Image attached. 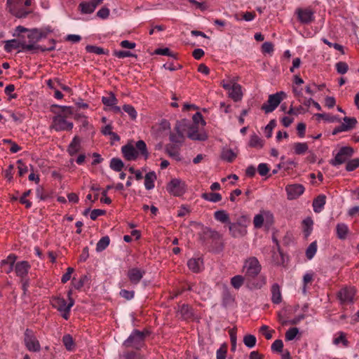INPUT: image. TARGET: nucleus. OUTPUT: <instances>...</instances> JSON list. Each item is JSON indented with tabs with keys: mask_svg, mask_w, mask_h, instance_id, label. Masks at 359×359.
Here are the masks:
<instances>
[{
	"mask_svg": "<svg viewBox=\"0 0 359 359\" xmlns=\"http://www.w3.org/2000/svg\"><path fill=\"white\" fill-rule=\"evenodd\" d=\"M121 152L127 161H135L139 155L142 156L147 160L149 156L147 144L143 140H138L135 143V146L131 143L126 144L121 147Z\"/></svg>",
	"mask_w": 359,
	"mask_h": 359,
	"instance_id": "obj_1",
	"label": "nucleus"
},
{
	"mask_svg": "<svg viewBox=\"0 0 359 359\" xmlns=\"http://www.w3.org/2000/svg\"><path fill=\"white\" fill-rule=\"evenodd\" d=\"M29 34H27L28 42L25 40V51H34L37 52L41 50L42 52L44 51H52L55 50V40L52 39L51 43L53 46L49 48H43L39 45H37L36 43L39 41L43 37L45 36L43 33L37 29H33L29 30Z\"/></svg>",
	"mask_w": 359,
	"mask_h": 359,
	"instance_id": "obj_2",
	"label": "nucleus"
},
{
	"mask_svg": "<svg viewBox=\"0 0 359 359\" xmlns=\"http://www.w3.org/2000/svg\"><path fill=\"white\" fill-rule=\"evenodd\" d=\"M32 0H7L8 12L18 18H26L31 11L27 7L31 6Z\"/></svg>",
	"mask_w": 359,
	"mask_h": 359,
	"instance_id": "obj_3",
	"label": "nucleus"
},
{
	"mask_svg": "<svg viewBox=\"0 0 359 359\" xmlns=\"http://www.w3.org/2000/svg\"><path fill=\"white\" fill-rule=\"evenodd\" d=\"M250 220L246 216L239 217L236 222H230L229 230L230 235L235 238L244 237L247 233V227L250 224Z\"/></svg>",
	"mask_w": 359,
	"mask_h": 359,
	"instance_id": "obj_4",
	"label": "nucleus"
},
{
	"mask_svg": "<svg viewBox=\"0 0 359 359\" xmlns=\"http://www.w3.org/2000/svg\"><path fill=\"white\" fill-rule=\"evenodd\" d=\"M149 332L147 330L140 331L135 330L129 337L123 342V346L127 348L141 349L144 346L145 338Z\"/></svg>",
	"mask_w": 359,
	"mask_h": 359,
	"instance_id": "obj_5",
	"label": "nucleus"
},
{
	"mask_svg": "<svg viewBox=\"0 0 359 359\" xmlns=\"http://www.w3.org/2000/svg\"><path fill=\"white\" fill-rule=\"evenodd\" d=\"M262 270V266L255 257L246 259L243 266V271L248 279L255 278Z\"/></svg>",
	"mask_w": 359,
	"mask_h": 359,
	"instance_id": "obj_6",
	"label": "nucleus"
},
{
	"mask_svg": "<svg viewBox=\"0 0 359 359\" xmlns=\"http://www.w3.org/2000/svg\"><path fill=\"white\" fill-rule=\"evenodd\" d=\"M285 96L286 95L283 91L270 95L267 102L262 104L261 107L262 110L264 111L266 114L272 112L280 104Z\"/></svg>",
	"mask_w": 359,
	"mask_h": 359,
	"instance_id": "obj_7",
	"label": "nucleus"
},
{
	"mask_svg": "<svg viewBox=\"0 0 359 359\" xmlns=\"http://www.w3.org/2000/svg\"><path fill=\"white\" fill-rule=\"evenodd\" d=\"M167 191L175 196H182L187 191V185L180 179H172L167 185Z\"/></svg>",
	"mask_w": 359,
	"mask_h": 359,
	"instance_id": "obj_8",
	"label": "nucleus"
},
{
	"mask_svg": "<svg viewBox=\"0 0 359 359\" xmlns=\"http://www.w3.org/2000/svg\"><path fill=\"white\" fill-rule=\"evenodd\" d=\"M24 335V341L26 348L29 351L39 352L41 350V346L33 330L28 328L26 329Z\"/></svg>",
	"mask_w": 359,
	"mask_h": 359,
	"instance_id": "obj_9",
	"label": "nucleus"
},
{
	"mask_svg": "<svg viewBox=\"0 0 359 359\" xmlns=\"http://www.w3.org/2000/svg\"><path fill=\"white\" fill-rule=\"evenodd\" d=\"M353 152L354 150L351 147H343L336 154L334 158L331 160L330 163L334 166L343 164L353 156Z\"/></svg>",
	"mask_w": 359,
	"mask_h": 359,
	"instance_id": "obj_10",
	"label": "nucleus"
},
{
	"mask_svg": "<svg viewBox=\"0 0 359 359\" xmlns=\"http://www.w3.org/2000/svg\"><path fill=\"white\" fill-rule=\"evenodd\" d=\"M314 11L310 7L297 8L295 11L298 21L304 25H309L315 20Z\"/></svg>",
	"mask_w": 359,
	"mask_h": 359,
	"instance_id": "obj_11",
	"label": "nucleus"
},
{
	"mask_svg": "<svg viewBox=\"0 0 359 359\" xmlns=\"http://www.w3.org/2000/svg\"><path fill=\"white\" fill-rule=\"evenodd\" d=\"M73 123L66 120L65 116L57 114L53 117L51 128L56 131H70L73 128Z\"/></svg>",
	"mask_w": 359,
	"mask_h": 359,
	"instance_id": "obj_12",
	"label": "nucleus"
},
{
	"mask_svg": "<svg viewBox=\"0 0 359 359\" xmlns=\"http://www.w3.org/2000/svg\"><path fill=\"white\" fill-rule=\"evenodd\" d=\"M71 295H72V291L70 290L68 292V294H67V296H68V298L69 300V302L68 304H67V302L64 298L60 297H53L51 299V301H50L51 305L53 306V307L57 309L59 311H62L64 309L68 310L69 309H71L72 306L74 304V301L72 298Z\"/></svg>",
	"mask_w": 359,
	"mask_h": 359,
	"instance_id": "obj_13",
	"label": "nucleus"
},
{
	"mask_svg": "<svg viewBox=\"0 0 359 359\" xmlns=\"http://www.w3.org/2000/svg\"><path fill=\"white\" fill-rule=\"evenodd\" d=\"M355 290L353 287H344L337 292V298L341 304L353 302Z\"/></svg>",
	"mask_w": 359,
	"mask_h": 359,
	"instance_id": "obj_14",
	"label": "nucleus"
},
{
	"mask_svg": "<svg viewBox=\"0 0 359 359\" xmlns=\"http://www.w3.org/2000/svg\"><path fill=\"white\" fill-rule=\"evenodd\" d=\"M145 273L142 269L133 267L128 270L127 277L132 284L137 285L140 282Z\"/></svg>",
	"mask_w": 359,
	"mask_h": 359,
	"instance_id": "obj_15",
	"label": "nucleus"
},
{
	"mask_svg": "<svg viewBox=\"0 0 359 359\" xmlns=\"http://www.w3.org/2000/svg\"><path fill=\"white\" fill-rule=\"evenodd\" d=\"M287 198L289 200H294L300 196L304 191V187L299 184H294L287 185L285 188Z\"/></svg>",
	"mask_w": 359,
	"mask_h": 359,
	"instance_id": "obj_16",
	"label": "nucleus"
},
{
	"mask_svg": "<svg viewBox=\"0 0 359 359\" xmlns=\"http://www.w3.org/2000/svg\"><path fill=\"white\" fill-rule=\"evenodd\" d=\"M25 39L24 36H20L18 39H11L5 42L4 49L6 52L10 53L13 49L21 48L25 50Z\"/></svg>",
	"mask_w": 359,
	"mask_h": 359,
	"instance_id": "obj_17",
	"label": "nucleus"
},
{
	"mask_svg": "<svg viewBox=\"0 0 359 359\" xmlns=\"http://www.w3.org/2000/svg\"><path fill=\"white\" fill-rule=\"evenodd\" d=\"M177 312L184 320H193L194 318V309L189 304H183L179 305Z\"/></svg>",
	"mask_w": 359,
	"mask_h": 359,
	"instance_id": "obj_18",
	"label": "nucleus"
},
{
	"mask_svg": "<svg viewBox=\"0 0 359 359\" xmlns=\"http://www.w3.org/2000/svg\"><path fill=\"white\" fill-rule=\"evenodd\" d=\"M205 235L208 238H210L212 242L219 243V250H222L224 244L222 242V236L217 231L211 229H206L204 231Z\"/></svg>",
	"mask_w": 359,
	"mask_h": 359,
	"instance_id": "obj_19",
	"label": "nucleus"
},
{
	"mask_svg": "<svg viewBox=\"0 0 359 359\" xmlns=\"http://www.w3.org/2000/svg\"><path fill=\"white\" fill-rule=\"evenodd\" d=\"M175 130L176 131V133H170V141L172 142V144H175L181 146L184 141V136L182 132L180 130V125L178 122L176 123Z\"/></svg>",
	"mask_w": 359,
	"mask_h": 359,
	"instance_id": "obj_20",
	"label": "nucleus"
},
{
	"mask_svg": "<svg viewBox=\"0 0 359 359\" xmlns=\"http://www.w3.org/2000/svg\"><path fill=\"white\" fill-rule=\"evenodd\" d=\"M229 97H231L234 102H238L242 100L243 92L242 87L237 83H233L229 90Z\"/></svg>",
	"mask_w": 359,
	"mask_h": 359,
	"instance_id": "obj_21",
	"label": "nucleus"
},
{
	"mask_svg": "<svg viewBox=\"0 0 359 359\" xmlns=\"http://www.w3.org/2000/svg\"><path fill=\"white\" fill-rule=\"evenodd\" d=\"M189 138L194 140L204 141L207 140L208 136L205 133H199L198 126H191L189 128L187 133Z\"/></svg>",
	"mask_w": 359,
	"mask_h": 359,
	"instance_id": "obj_22",
	"label": "nucleus"
},
{
	"mask_svg": "<svg viewBox=\"0 0 359 359\" xmlns=\"http://www.w3.org/2000/svg\"><path fill=\"white\" fill-rule=\"evenodd\" d=\"M30 269L29 264L26 261L19 262L15 264V271L18 276L22 279L27 276Z\"/></svg>",
	"mask_w": 359,
	"mask_h": 359,
	"instance_id": "obj_23",
	"label": "nucleus"
},
{
	"mask_svg": "<svg viewBox=\"0 0 359 359\" xmlns=\"http://www.w3.org/2000/svg\"><path fill=\"white\" fill-rule=\"evenodd\" d=\"M180 147H181L180 145L175 144H167L165 147V152L168 154V155L170 157H172L177 161H180L181 160L180 154Z\"/></svg>",
	"mask_w": 359,
	"mask_h": 359,
	"instance_id": "obj_24",
	"label": "nucleus"
},
{
	"mask_svg": "<svg viewBox=\"0 0 359 359\" xmlns=\"http://www.w3.org/2000/svg\"><path fill=\"white\" fill-rule=\"evenodd\" d=\"M271 301L273 304H278L282 301V295L280 286L278 283H274L271 286Z\"/></svg>",
	"mask_w": 359,
	"mask_h": 359,
	"instance_id": "obj_25",
	"label": "nucleus"
},
{
	"mask_svg": "<svg viewBox=\"0 0 359 359\" xmlns=\"http://www.w3.org/2000/svg\"><path fill=\"white\" fill-rule=\"evenodd\" d=\"M326 196L323 194L318 196L313 201V208L315 212H320L325 204Z\"/></svg>",
	"mask_w": 359,
	"mask_h": 359,
	"instance_id": "obj_26",
	"label": "nucleus"
},
{
	"mask_svg": "<svg viewBox=\"0 0 359 359\" xmlns=\"http://www.w3.org/2000/svg\"><path fill=\"white\" fill-rule=\"evenodd\" d=\"M81 149V140L78 136H75L68 147V153L70 156H74Z\"/></svg>",
	"mask_w": 359,
	"mask_h": 359,
	"instance_id": "obj_27",
	"label": "nucleus"
},
{
	"mask_svg": "<svg viewBox=\"0 0 359 359\" xmlns=\"http://www.w3.org/2000/svg\"><path fill=\"white\" fill-rule=\"evenodd\" d=\"M337 236L340 240H345L349 233L348 227L344 223L337 224L336 226Z\"/></svg>",
	"mask_w": 359,
	"mask_h": 359,
	"instance_id": "obj_28",
	"label": "nucleus"
},
{
	"mask_svg": "<svg viewBox=\"0 0 359 359\" xmlns=\"http://www.w3.org/2000/svg\"><path fill=\"white\" fill-rule=\"evenodd\" d=\"M156 180V175L154 171L146 174L144 177V186L147 190L154 187V181Z\"/></svg>",
	"mask_w": 359,
	"mask_h": 359,
	"instance_id": "obj_29",
	"label": "nucleus"
},
{
	"mask_svg": "<svg viewBox=\"0 0 359 359\" xmlns=\"http://www.w3.org/2000/svg\"><path fill=\"white\" fill-rule=\"evenodd\" d=\"M214 217L216 220L223 224L228 223L229 224L231 222L229 221V215L225 210H217L215 212Z\"/></svg>",
	"mask_w": 359,
	"mask_h": 359,
	"instance_id": "obj_30",
	"label": "nucleus"
},
{
	"mask_svg": "<svg viewBox=\"0 0 359 359\" xmlns=\"http://www.w3.org/2000/svg\"><path fill=\"white\" fill-rule=\"evenodd\" d=\"M266 283V278L264 276H260L257 279L249 283L250 289H261Z\"/></svg>",
	"mask_w": 359,
	"mask_h": 359,
	"instance_id": "obj_31",
	"label": "nucleus"
},
{
	"mask_svg": "<svg viewBox=\"0 0 359 359\" xmlns=\"http://www.w3.org/2000/svg\"><path fill=\"white\" fill-rule=\"evenodd\" d=\"M201 197L208 201L217 203L222 200V195L219 193H203Z\"/></svg>",
	"mask_w": 359,
	"mask_h": 359,
	"instance_id": "obj_32",
	"label": "nucleus"
},
{
	"mask_svg": "<svg viewBox=\"0 0 359 359\" xmlns=\"http://www.w3.org/2000/svg\"><path fill=\"white\" fill-rule=\"evenodd\" d=\"M264 145V141L256 134L252 135L250 137L249 141V146L253 148L260 149Z\"/></svg>",
	"mask_w": 359,
	"mask_h": 359,
	"instance_id": "obj_33",
	"label": "nucleus"
},
{
	"mask_svg": "<svg viewBox=\"0 0 359 359\" xmlns=\"http://www.w3.org/2000/svg\"><path fill=\"white\" fill-rule=\"evenodd\" d=\"M201 264H202V261L200 259L192 258L188 261L187 265L193 272L198 273L200 271Z\"/></svg>",
	"mask_w": 359,
	"mask_h": 359,
	"instance_id": "obj_34",
	"label": "nucleus"
},
{
	"mask_svg": "<svg viewBox=\"0 0 359 359\" xmlns=\"http://www.w3.org/2000/svg\"><path fill=\"white\" fill-rule=\"evenodd\" d=\"M79 8H80L81 12L83 14L92 13L95 10L94 6L89 2H81L79 4Z\"/></svg>",
	"mask_w": 359,
	"mask_h": 359,
	"instance_id": "obj_35",
	"label": "nucleus"
},
{
	"mask_svg": "<svg viewBox=\"0 0 359 359\" xmlns=\"http://www.w3.org/2000/svg\"><path fill=\"white\" fill-rule=\"evenodd\" d=\"M109 243H110L109 237L108 236H103L97 242V245H96V250L97 252L103 251L109 245Z\"/></svg>",
	"mask_w": 359,
	"mask_h": 359,
	"instance_id": "obj_36",
	"label": "nucleus"
},
{
	"mask_svg": "<svg viewBox=\"0 0 359 359\" xmlns=\"http://www.w3.org/2000/svg\"><path fill=\"white\" fill-rule=\"evenodd\" d=\"M102 102L104 105L111 107L116 105L118 103V100L113 93H110L109 96L102 97Z\"/></svg>",
	"mask_w": 359,
	"mask_h": 359,
	"instance_id": "obj_37",
	"label": "nucleus"
},
{
	"mask_svg": "<svg viewBox=\"0 0 359 359\" xmlns=\"http://www.w3.org/2000/svg\"><path fill=\"white\" fill-rule=\"evenodd\" d=\"M339 336L335 337L333 340V343L335 345H338L340 343L343 344L344 347H347L349 345V341L346 339V334L343 332H338Z\"/></svg>",
	"mask_w": 359,
	"mask_h": 359,
	"instance_id": "obj_38",
	"label": "nucleus"
},
{
	"mask_svg": "<svg viewBox=\"0 0 359 359\" xmlns=\"http://www.w3.org/2000/svg\"><path fill=\"white\" fill-rule=\"evenodd\" d=\"M344 121L346 123L341 124L342 130H349L353 128L357 123V121L355 118H349L346 116L344 118Z\"/></svg>",
	"mask_w": 359,
	"mask_h": 359,
	"instance_id": "obj_39",
	"label": "nucleus"
},
{
	"mask_svg": "<svg viewBox=\"0 0 359 359\" xmlns=\"http://www.w3.org/2000/svg\"><path fill=\"white\" fill-rule=\"evenodd\" d=\"M123 161L118 158H113L110 161V168L116 172H120L123 168Z\"/></svg>",
	"mask_w": 359,
	"mask_h": 359,
	"instance_id": "obj_40",
	"label": "nucleus"
},
{
	"mask_svg": "<svg viewBox=\"0 0 359 359\" xmlns=\"http://www.w3.org/2000/svg\"><path fill=\"white\" fill-rule=\"evenodd\" d=\"M255 16H256V14L254 11L245 12V13H242L241 14H236L235 18L237 20H244L245 21H251L255 19Z\"/></svg>",
	"mask_w": 359,
	"mask_h": 359,
	"instance_id": "obj_41",
	"label": "nucleus"
},
{
	"mask_svg": "<svg viewBox=\"0 0 359 359\" xmlns=\"http://www.w3.org/2000/svg\"><path fill=\"white\" fill-rule=\"evenodd\" d=\"M86 50L88 53H95L97 55H102V54L108 53V50H105L104 48H102L101 47L93 46V45L86 46Z\"/></svg>",
	"mask_w": 359,
	"mask_h": 359,
	"instance_id": "obj_42",
	"label": "nucleus"
},
{
	"mask_svg": "<svg viewBox=\"0 0 359 359\" xmlns=\"http://www.w3.org/2000/svg\"><path fill=\"white\" fill-rule=\"evenodd\" d=\"M221 157L223 160L228 162H232L236 157V154L230 149L223 150L221 154Z\"/></svg>",
	"mask_w": 359,
	"mask_h": 359,
	"instance_id": "obj_43",
	"label": "nucleus"
},
{
	"mask_svg": "<svg viewBox=\"0 0 359 359\" xmlns=\"http://www.w3.org/2000/svg\"><path fill=\"white\" fill-rule=\"evenodd\" d=\"M294 153L297 155L304 154L309 149L306 142H297L294 144Z\"/></svg>",
	"mask_w": 359,
	"mask_h": 359,
	"instance_id": "obj_44",
	"label": "nucleus"
},
{
	"mask_svg": "<svg viewBox=\"0 0 359 359\" xmlns=\"http://www.w3.org/2000/svg\"><path fill=\"white\" fill-rule=\"evenodd\" d=\"M245 278L237 275L231 278V284L235 289H239L243 284Z\"/></svg>",
	"mask_w": 359,
	"mask_h": 359,
	"instance_id": "obj_45",
	"label": "nucleus"
},
{
	"mask_svg": "<svg viewBox=\"0 0 359 359\" xmlns=\"http://www.w3.org/2000/svg\"><path fill=\"white\" fill-rule=\"evenodd\" d=\"M317 251L316 241L311 243L306 250V256L309 259H311Z\"/></svg>",
	"mask_w": 359,
	"mask_h": 359,
	"instance_id": "obj_46",
	"label": "nucleus"
},
{
	"mask_svg": "<svg viewBox=\"0 0 359 359\" xmlns=\"http://www.w3.org/2000/svg\"><path fill=\"white\" fill-rule=\"evenodd\" d=\"M359 167V158L351 159L346 162V170L348 172L355 170Z\"/></svg>",
	"mask_w": 359,
	"mask_h": 359,
	"instance_id": "obj_47",
	"label": "nucleus"
},
{
	"mask_svg": "<svg viewBox=\"0 0 359 359\" xmlns=\"http://www.w3.org/2000/svg\"><path fill=\"white\" fill-rule=\"evenodd\" d=\"M256 341V337L252 334H246L243 338V343L248 348L254 347Z\"/></svg>",
	"mask_w": 359,
	"mask_h": 359,
	"instance_id": "obj_48",
	"label": "nucleus"
},
{
	"mask_svg": "<svg viewBox=\"0 0 359 359\" xmlns=\"http://www.w3.org/2000/svg\"><path fill=\"white\" fill-rule=\"evenodd\" d=\"M62 342L68 351H72L74 348V341L70 334H66L62 337Z\"/></svg>",
	"mask_w": 359,
	"mask_h": 359,
	"instance_id": "obj_49",
	"label": "nucleus"
},
{
	"mask_svg": "<svg viewBox=\"0 0 359 359\" xmlns=\"http://www.w3.org/2000/svg\"><path fill=\"white\" fill-rule=\"evenodd\" d=\"M123 109L126 112L132 120H135L137 118V111L130 104H124Z\"/></svg>",
	"mask_w": 359,
	"mask_h": 359,
	"instance_id": "obj_50",
	"label": "nucleus"
},
{
	"mask_svg": "<svg viewBox=\"0 0 359 359\" xmlns=\"http://www.w3.org/2000/svg\"><path fill=\"white\" fill-rule=\"evenodd\" d=\"M302 224L305 236H308L312 230L313 220L311 218H307L303 220Z\"/></svg>",
	"mask_w": 359,
	"mask_h": 359,
	"instance_id": "obj_51",
	"label": "nucleus"
},
{
	"mask_svg": "<svg viewBox=\"0 0 359 359\" xmlns=\"http://www.w3.org/2000/svg\"><path fill=\"white\" fill-rule=\"evenodd\" d=\"M124 359H144V356L135 351H127L123 354Z\"/></svg>",
	"mask_w": 359,
	"mask_h": 359,
	"instance_id": "obj_52",
	"label": "nucleus"
},
{
	"mask_svg": "<svg viewBox=\"0 0 359 359\" xmlns=\"http://www.w3.org/2000/svg\"><path fill=\"white\" fill-rule=\"evenodd\" d=\"M299 333V330L297 327H292L290 328L286 332H285V339L287 341H292L293 340L297 334Z\"/></svg>",
	"mask_w": 359,
	"mask_h": 359,
	"instance_id": "obj_53",
	"label": "nucleus"
},
{
	"mask_svg": "<svg viewBox=\"0 0 359 359\" xmlns=\"http://www.w3.org/2000/svg\"><path fill=\"white\" fill-rule=\"evenodd\" d=\"M53 107L60 108L61 109L60 114H62V116H65V118L73 114V110L71 107L58 105H53Z\"/></svg>",
	"mask_w": 359,
	"mask_h": 359,
	"instance_id": "obj_54",
	"label": "nucleus"
},
{
	"mask_svg": "<svg viewBox=\"0 0 359 359\" xmlns=\"http://www.w3.org/2000/svg\"><path fill=\"white\" fill-rule=\"evenodd\" d=\"M336 69L339 74H344L348 69V66L345 62H339L336 64Z\"/></svg>",
	"mask_w": 359,
	"mask_h": 359,
	"instance_id": "obj_55",
	"label": "nucleus"
},
{
	"mask_svg": "<svg viewBox=\"0 0 359 359\" xmlns=\"http://www.w3.org/2000/svg\"><path fill=\"white\" fill-rule=\"evenodd\" d=\"M15 87L13 84H9L5 88V93L8 95V100H11L12 99L17 98V94L12 93L15 90Z\"/></svg>",
	"mask_w": 359,
	"mask_h": 359,
	"instance_id": "obj_56",
	"label": "nucleus"
},
{
	"mask_svg": "<svg viewBox=\"0 0 359 359\" xmlns=\"http://www.w3.org/2000/svg\"><path fill=\"white\" fill-rule=\"evenodd\" d=\"M114 55L118 58H124L126 57H136L135 55L133 54L128 50H114Z\"/></svg>",
	"mask_w": 359,
	"mask_h": 359,
	"instance_id": "obj_57",
	"label": "nucleus"
},
{
	"mask_svg": "<svg viewBox=\"0 0 359 359\" xmlns=\"http://www.w3.org/2000/svg\"><path fill=\"white\" fill-rule=\"evenodd\" d=\"M283 343L281 339H276L271 345V350L275 352L280 353L283 351Z\"/></svg>",
	"mask_w": 359,
	"mask_h": 359,
	"instance_id": "obj_58",
	"label": "nucleus"
},
{
	"mask_svg": "<svg viewBox=\"0 0 359 359\" xmlns=\"http://www.w3.org/2000/svg\"><path fill=\"white\" fill-rule=\"evenodd\" d=\"M276 122L274 119L270 121L269 124L265 128L266 137L270 138L272 135V130L276 127Z\"/></svg>",
	"mask_w": 359,
	"mask_h": 359,
	"instance_id": "obj_59",
	"label": "nucleus"
},
{
	"mask_svg": "<svg viewBox=\"0 0 359 359\" xmlns=\"http://www.w3.org/2000/svg\"><path fill=\"white\" fill-rule=\"evenodd\" d=\"M17 256L14 254L9 255L6 259L1 261V265H11V266H14V264L16 261Z\"/></svg>",
	"mask_w": 359,
	"mask_h": 359,
	"instance_id": "obj_60",
	"label": "nucleus"
},
{
	"mask_svg": "<svg viewBox=\"0 0 359 359\" xmlns=\"http://www.w3.org/2000/svg\"><path fill=\"white\" fill-rule=\"evenodd\" d=\"M264 223V217L261 214L256 215L254 217L253 224L255 228L259 229Z\"/></svg>",
	"mask_w": 359,
	"mask_h": 359,
	"instance_id": "obj_61",
	"label": "nucleus"
},
{
	"mask_svg": "<svg viewBox=\"0 0 359 359\" xmlns=\"http://www.w3.org/2000/svg\"><path fill=\"white\" fill-rule=\"evenodd\" d=\"M17 163L18 165V173L20 177H22L24 175H25L28 172V168L27 166L22 163V160H18L17 161Z\"/></svg>",
	"mask_w": 359,
	"mask_h": 359,
	"instance_id": "obj_62",
	"label": "nucleus"
},
{
	"mask_svg": "<svg viewBox=\"0 0 359 359\" xmlns=\"http://www.w3.org/2000/svg\"><path fill=\"white\" fill-rule=\"evenodd\" d=\"M227 348L226 345H222L217 351V359H226Z\"/></svg>",
	"mask_w": 359,
	"mask_h": 359,
	"instance_id": "obj_63",
	"label": "nucleus"
},
{
	"mask_svg": "<svg viewBox=\"0 0 359 359\" xmlns=\"http://www.w3.org/2000/svg\"><path fill=\"white\" fill-rule=\"evenodd\" d=\"M262 51L264 53H271L273 51V45L271 42H264L262 46Z\"/></svg>",
	"mask_w": 359,
	"mask_h": 359,
	"instance_id": "obj_64",
	"label": "nucleus"
}]
</instances>
